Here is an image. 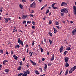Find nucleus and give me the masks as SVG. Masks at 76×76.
I'll list each match as a JSON object with an SVG mask.
<instances>
[{
	"label": "nucleus",
	"instance_id": "f257e3e1",
	"mask_svg": "<svg viewBox=\"0 0 76 76\" xmlns=\"http://www.w3.org/2000/svg\"><path fill=\"white\" fill-rule=\"evenodd\" d=\"M24 74H23L22 76H26L27 75L30 74V72L28 70H27L26 71L24 72Z\"/></svg>",
	"mask_w": 76,
	"mask_h": 76
},
{
	"label": "nucleus",
	"instance_id": "f03ea898",
	"mask_svg": "<svg viewBox=\"0 0 76 76\" xmlns=\"http://www.w3.org/2000/svg\"><path fill=\"white\" fill-rule=\"evenodd\" d=\"M61 11L62 13H68V11L65 8H63L61 10Z\"/></svg>",
	"mask_w": 76,
	"mask_h": 76
},
{
	"label": "nucleus",
	"instance_id": "7ed1b4c3",
	"mask_svg": "<svg viewBox=\"0 0 76 76\" xmlns=\"http://www.w3.org/2000/svg\"><path fill=\"white\" fill-rule=\"evenodd\" d=\"M35 6H36V4L35 2H34L32 3L30 5V7H32L33 8H35Z\"/></svg>",
	"mask_w": 76,
	"mask_h": 76
},
{
	"label": "nucleus",
	"instance_id": "20e7f679",
	"mask_svg": "<svg viewBox=\"0 0 76 76\" xmlns=\"http://www.w3.org/2000/svg\"><path fill=\"white\" fill-rule=\"evenodd\" d=\"M4 19L5 20V23H7L8 22H9V20H11V19L10 18H4Z\"/></svg>",
	"mask_w": 76,
	"mask_h": 76
},
{
	"label": "nucleus",
	"instance_id": "39448f33",
	"mask_svg": "<svg viewBox=\"0 0 76 76\" xmlns=\"http://www.w3.org/2000/svg\"><path fill=\"white\" fill-rule=\"evenodd\" d=\"M72 34L73 35H76V28H75L72 32Z\"/></svg>",
	"mask_w": 76,
	"mask_h": 76
},
{
	"label": "nucleus",
	"instance_id": "423d86ee",
	"mask_svg": "<svg viewBox=\"0 0 76 76\" xmlns=\"http://www.w3.org/2000/svg\"><path fill=\"white\" fill-rule=\"evenodd\" d=\"M67 5V3L65 2H64L62 3L61 6H66Z\"/></svg>",
	"mask_w": 76,
	"mask_h": 76
},
{
	"label": "nucleus",
	"instance_id": "0eeeda50",
	"mask_svg": "<svg viewBox=\"0 0 76 76\" xmlns=\"http://www.w3.org/2000/svg\"><path fill=\"white\" fill-rule=\"evenodd\" d=\"M73 9L74 10V13L75 14V15H76V6H74L73 7Z\"/></svg>",
	"mask_w": 76,
	"mask_h": 76
},
{
	"label": "nucleus",
	"instance_id": "6e6552de",
	"mask_svg": "<svg viewBox=\"0 0 76 76\" xmlns=\"http://www.w3.org/2000/svg\"><path fill=\"white\" fill-rule=\"evenodd\" d=\"M69 58L67 57H66L64 59L65 62V63H67V62H68V60H69Z\"/></svg>",
	"mask_w": 76,
	"mask_h": 76
},
{
	"label": "nucleus",
	"instance_id": "1a4fd4ad",
	"mask_svg": "<svg viewBox=\"0 0 76 76\" xmlns=\"http://www.w3.org/2000/svg\"><path fill=\"white\" fill-rule=\"evenodd\" d=\"M30 61L31 63H32L33 65L34 66H37V63L34 62L33 61H32V60H30Z\"/></svg>",
	"mask_w": 76,
	"mask_h": 76
},
{
	"label": "nucleus",
	"instance_id": "9d476101",
	"mask_svg": "<svg viewBox=\"0 0 76 76\" xmlns=\"http://www.w3.org/2000/svg\"><path fill=\"white\" fill-rule=\"evenodd\" d=\"M63 50H64V48H63V46H61V47L59 49L60 53H62V52H63Z\"/></svg>",
	"mask_w": 76,
	"mask_h": 76
},
{
	"label": "nucleus",
	"instance_id": "9b49d317",
	"mask_svg": "<svg viewBox=\"0 0 76 76\" xmlns=\"http://www.w3.org/2000/svg\"><path fill=\"white\" fill-rule=\"evenodd\" d=\"M22 41L20 40V38H18V43H19V45H20V44H21V42H22Z\"/></svg>",
	"mask_w": 76,
	"mask_h": 76
},
{
	"label": "nucleus",
	"instance_id": "f8f14e48",
	"mask_svg": "<svg viewBox=\"0 0 76 76\" xmlns=\"http://www.w3.org/2000/svg\"><path fill=\"white\" fill-rule=\"evenodd\" d=\"M47 64H45V67H44V70L45 72L47 71Z\"/></svg>",
	"mask_w": 76,
	"mask_h": 76
},
{
	"label": "nucleus",
	"instance_id": "ddd939ff",
	"mask_svg": "<svg viewBox=\"0 0 76 76\" xmlns=\"http://www.w3.org/2000/svg\"><path fill=\"white\" fill-rule=\"evenodd\" d=\"M71 69L73 71H75V70L76 69V66H74L72 68H71Z\"/></svg>",
	"mask_w": 76,
	"mask_h": 76
},
{
	"label": "nucleus",
	"instance_id": "4468645a",
	"mask_svg": "<svg viewBox=\"0 0 76 76\" xmlns=\"http://www.w3.org/2000/svg\"><path fill=\"white\" fill-rule=\"evenodd\" d=\"M52 57L51 58L50 60L51 61H53V60H54V54H53Z\"/></svg>",
	"mask_w": 76,
	"mask_h": 76
},
{
	"label": "nucleus",
	"instance_id": "2eb2a0df",
	"mask_svg": "<svg viewBox=\"0 0 76 76\" xmlns=\"http://www.w3.org/2000/svg\"><path fill=\"white\" fill-rule=\"evenodd\" d=\"M53 29L54 31V33L55 34H56V33H57V30L56 29V28L54 27H53Z\"/></svg>",
	"mask_w": 76,
	"mask_h": 76
},
{
	"label": "nucleus",
	"instance_id": "dca6fc26",
	"mask_svg": "<svg viewBox=\"0 0 76 76\" xmlns=\"http://www.w3.org/2000/svg\"><path fill=\"white\" fill-rule=\"evenodd\" d=\"M13 57H14L15 60H17V59H18V57L17 56H16V55H14Z\"/></svg>",
	"mask_w": 76,
	"mask_h": 76
},
{
	"label": "nucleus",
	"instance_id": "f3484780",
	"mask_svg": "<svg viewBox=\"0 0 76 76\" xmlns=\"http://www.w3.org/2000/svg\"><path fill=\"white\" fill-rule=\"evenodd\" d=\"M69 72V69H67L65 72L66 73L65 74V75H66L67 74H68V73Z\"/></svg>",
	"mask_w": 76,
	"mask_h": 76
},
{
	"label": "nucleus",
	"instance_id": "a211bd4d",
	"mask_svg": "<svg viewBox=\"0 0 76 76\" xmlns=\"http://www.w3.org/2000/svg\"><path fill=\"white\" fill-rule=\"evenodd\" d=\"M65 66L66 67H69V64L67 62L65 64Z\"/></svg>",
	"mask_w": 76,
	"mask_h": 76
},
{
	"label": "nucleus",
	"instance_id": "6ab92c4d",
	"mask_svg": "<svg viewBox=\"0 0 76 76\" xmlns=\"http://www.w3.org/2000/svg\"><path fill=\"white\" fill-rule=\"evenodd\" d=\"M22 69V67L21 66H19V67L17 68V70H21Z\"/></svg>",
	"mask_w": 76,
	"mask_h": 76
},
{
	"label": "nucleus",
	"instance_id": "aec40b11",
	"mask_svg": "<svg viewBox=\"0 0 76 76\" xmlns=\"http://www.w3.org/2000/svg\"><path fill=\"white\" fill-rule=\"evenodd\" d=\"M27 16L26 15H23L22 16V18H23V19H25V18H27Z\"/></svg>",
	"mask_w": 76,
	"mask_h": 76
},
{
	"label": "nucleus",
	"instance_id": "412c9836",
	"mask_svg": "<svg viewBox=\"0 0 76 76\" xmlns=\"http://www.w3.org/2000/svg\"><path fill=\"white\" fill-rule=\"evenodd\" d=\"M23 75V73H20L18 74V76H22V75Z\"/></svg>",
	"mask_w": 76,
	"mask_h": 76
},
{
	"label": "nucleus",
	"instance_id": "4be33fe9",
	"mask_svg": "<svg viewBox=\"0 0 76 76\" xmlns=\"http://www.w3.org/2000/svg\"><path fill=\"white\" fill-rule=\"evenodd\" d=\"M57 3H53V4H52V7H53L54 6V5H55V4H57Z\"/></svg>",
	"mask_w": 76,
	"mask_h": 76
},
{
	"label": "nucleus",
	"instance_id": "5701e85b",
	"mask_svg": "<svg viewBox=\"0 0 76 76\" xmlns=\"http://www.w3.org/2000/svg\"><path fill=\"white\" fill-rule=\"evenodd\" d=\"M5 72H9V69H6L5 70Z\"/></svg>",
	"mask_w": 76,
	"mask_h": 76
},
{
	"label": "nucleus",
	"instance_id": "b1692460",
	"mask_svg": "<svg viewBox=\"0 0 76 76\" xmlns=\"http://www.w3.org/2000/svg\"><path fill=\"white\" fill-rule=\"evenodd\" d=\"M49 41L50 43V44L51 45L52 44V41L50 40V39H49Z\"/></svg>",
	"mask_w": 76,
	"mask_h": 76
},
{
	"label": "nucleus",
	"instance_id": "393cba45",
	"mask_svg": "<svg viewBox=\"0 0 76 76\" xmlns=\"http://www.w3.org/2000/svg\"><path fill=\"white\" fill-rule=\"evenodd\" d=\"M19 7H20V8L21 9H23V6H22V4H20L19 5Z\"/></svg>",
	"mask_w": 76,
	"mask_h": 76
},
{
	"label": "nucleus",
	"instance_id": "a878e982",
	"mask_svg": "<svg viewBox=\"0 0 76 76\" xmlns=\"http://www.w3.org/2000/svg\"><path fill=\"white\" fill-rule=\"evenodd\" d=\"M66 50H71V49L70 47H68L67 48H66Z\"/></svg>",
	"mask_w": 76,
	"mask_h": 76
},
{
	"label": "nucleus",
	"instance_id": "bb28decb",
	"mask_svg": "<svg viewBox=\"0 0 76 76\" xmlns=\"http://www.w3.org/2000/svg\"><path fill=\"white\" fill-rule=\"evenodd\" d=\"M67 52H68V51H65L64 53V55H66V54H67Z\"/></svg>",
	"mask_w": 76,
	"mask_h": 76
},
{
	"label": "nucleus",
	"instance_id": "cd10ccee",
	"mask_svg": "<svg viewBox=\"0 0 76 76\" xmlns=\"http://www.w3.org/2000/svg\"><path fill=\"white\" fill-rule=\"evenodd\" d=\"M73 71L71 69L69 71V73H72L73 72Z\"/></svg>",
	"mask_w": 76,
	"mask_h": 76
},
{
	"label": "nucleus",
	"instance_id": "c85d7f7f",
	"mask_svg": "<svg viewBox=\"0 0 76 76\" xmlns=\"http://www.w3.org/2000/svg\"><path fill=\"white\" fill-rule=\"evenodd\" d=\"M20 66H22V65H23V64H22V61H21L20 62Z\"/></svg>",
	"mask_w": 76,
	"mask_h": 76
},
{
	"label": "nucleus",
	"instance_id": "c756f323",
	"mask_svg": "<svg viewBox=\"0 0 76 76\" xmlns=\"http://www.w3.org/2000/svg\"><path fill=\"white\" fill-rule=\"evenodd\" d=\"M49 11H50L49 10H47L45 12V14H47V13H48V12H49Z\"/></svg>",
	"mask_w": 76,
	"mask_h": 76
},
{
	"label": "nucleus",
	"instance_id": "7c9ffc66",
	"mask_svg": "<svg viewBox=\"0 0 76 76\" xmlns=\"http://www.w3.org/2000/svg\"><path fill=\"white\" fill-rule=\"evenodd\" d=\"M40 50L42 53V52H43V49H42V48H41V47H40Z\"/></svg>",
	"mask_w": 76,
	"mask_h": 76
},
{
	"label": "nucleus",
	"instance_id": "2f4dec72",
	"mask_svg": "<svg viewBox=\"0 0 76 76\" xmlns=\"http://www.w3.org/2000/svg\"><path fill=\"white\" fill-rule=\"evenodd\" d=\"M51 23H52V21H51V20H49V25H51Z\"/></svg>",
	"mask_w": 76,
	"mask_h": 76
},
{
	"label": "nucleus",
	"instance_id": "473e14b6",
	"mask_svg": "<svg viewBox=\"0 0 76 76\" xmlns=\"http://www.w3.org/2000/svg\"><path fill=\"white\" fill-rule=\"evenodd\" d=\"M58 24H59V23H58V22L57 21H56V25H58Z\"/></svg>",
	"mask_w": 76,
	"mask_h": 76
},
{
	"label": "nucleus",
	"instance_id": "72a5a7b5",
	"mask_svg": "<svg viewBox=\"0 0 76 76\" xmlns=\"http://www.w3.org/2000/svg\"><path fill=\"white\" fill-rule=\"evenodd\" d=\"M49 35L51 36V37H52L53 36V34H52V33L49 32Z\"/></svg>",
	"mask_w": 76,
	"mask_h": 76
},
{
	"label": "nucleus",
	"instance_id": "f704fd0d",
	"mask_svg": "<svg viewBox=\"0 0 76 76\" xmlns=\"http://www.w3.org/2000/svg\"><path fill=\"white\" fill-rule=\"evenodd\" d=\"M35 73L36 74H37V75H39V72L37 71L35 72Z\"/></svg>",
	"mask_w": 76,
	"mask_h": 76
},
{
	"label": "nucleus",
	"instance_id": "c9c22d12",
	"mask_svg": "<svg viewBox=\"0 0 76 76\" xmlns=\"http://www.w3.org/2000/svg\"><path fill=\"white\" fill-rule=\"evenodd\" d=\"M46 18V17L45 16H44V18H42V19L43 20H45Z\"/></svg>",
	"mask_w": 76,
	"mask_h": 76
},
{
	"label": "nucleus",
	"instance_id": "e433bc0d",
	"mask_svg": "<svg viewBox=\"0 0 76 76\" xmlns=\"http://www.w3.org/2000/svg\"><path fill=\"white\" fill-rule=\"evenodd\" d=\"M16 29V27H14V28L13 29V32L14 33L15 32V29Z\"/></svg>",
	"mask_w": 76,
	"mask_h": 76
},
{
	"label": "nucleus",
	"instance_id": "4c0bfd02",
	"mask_svg": "<svg viewBox=\"0 0 76 76\" xmlns=\"http://www.w3.org/2000/svg\"><path fill=\"white\" fill-rule=\"evenodd\" d=\"M26 23V21H23V24H25Z\"/></svg>",
	"mask_w": 76,
	"mask_h": 76
},
{
	"label": "nucleus",
	"instance_id": "58836bf2",
	"mask_svg": "<svg viewBox=\"0 0 76 76\" xmlns=\"http://www.w3.org/2000/svg\"><path fill=\"white\" fill-rule=\"evenodd\" d=\"M34 44H35V43H34V41H33V42L32 44V46H34Z\"/></svg>",
	"mask_w": 76,
	"mask_h": 76
},
{
	"label": "nucleus",
	"instance_id": "ea45409f",
	"mask_svg": "<svg viewBox=\"0 0 76 76\" xmlns=\"http://www.w3.org/2000/svg\"><path fill=\"white\" fill-rule=\"evenodd\" d=\"M56 27L58 29H60V26H56Z\"/></svg>",
	"mask_w": 76,
	"mask_h": 76
},
{
	"label": "nucleus",
	"instance_id": "a19ab883",
	"mask_svg": "<svg viewBox=\"0 0 76 76\" xmlns=\"http://www.w3.org/2000/svg\"><path fill=\"white\" fill-rule=\"evenodd\" d=\"M32 23L33 25H35V23L34 21H32Z\"/></svg>",
	"mask_w": 76,
	"mask_h": 76
},
{
	"label": "nucleus",
	"instance_id": "79ce46f5",
	"mask_svg": "<svg viewBox=\"0 0 76 76\" xmlns=\"http://www.w3.org/2000/svg\"><path fill=\"white\" fill-rule=\"evenodd\" d=\"M53 8L54 9H58V8L55 7H53Z\"/></svg>",
	"mask_w": 76,
	"mask_h": 76
},
{
	"label": "nucleus",
	"instance_id": "37998d69",
	"mask_svg": "<svg viewBox=\"0 0 76 76\" xmlns=\"http://www.w3.org/2000/svg\"><path fill=\"white\" fill-rule=\"evenodd\" d=\"M39 69L40 70H41V72H42V68H39Z\"/></svg>",
	"mask_w": 76,
	"mask_h": 76
},
{
	"label": "nucleus",
	"instance_id": "c03bdc74",
	"mask_svg": "<svg viewBox=\"0 0 76 76\" xmlns=\"http://www.w3.org/2000/svg\"><path fill=\"white\" fill-rule=\"evenodd\" d=\"M32 28V29H35V27L34 26H33Z\"/></svg>",
	"mask_w": 76,
	"mask_h": 76
},
{
	"label": "nucleus",
	"instance_id": "a18cd8bd",
	"mask_svg": "<svg viewBox=\"0 0 76 76\" xmlns=\"http://www.w3.org/2000/svg\"><path fill=\"white\" fill-rule=\"evenodd\" d=\"M2 65H1V64H0V70H1V68L2 67Z\"/></svg>",
	"mask_w": 76,
	"mask_h": 76
},
{
	"label": "nucleus",
	"instance_id": "49530a36",
	"mask_svg": "<svg viewBox=\"0 0 76 76\" xmlns=\"http://www.w3.org/2000/svg\"><path fill=\"white\" fill-rule=\"evenodd\" d=\"M2 9H3V7H1V8L0 9L1 12H3V11L2 10Z\"/></svg>",
	"mask_w": 76,
	"mask_h": 76
},
{
	"label": "nucleus",
	"instance_id": "de8ad7c7",
	"mask_svg": "<svg viewBox=\"0 0 76 76\" xmlns=\"http://www.w3.org/2000/svg\"><path fill=\"white\" fill-rule=\"evenodd\" d=\"M31 23V21H27V23Z\"/></svg>",
	"mask_w": 76,
	"mask_h": 76
},
{
	"label": "nucleus",
	"instance_id": "09e8293b",
	"mask_svg": "<svg viewBox=\"0 0 76 76\" xmlns=\"http://www.w3.org/2000/svg\"><path fill=\"white\" fill-rule=\"evenodd\" d=\"M21 42V45H22V47H23V41H22V42Z\"/></svg>",
	"mask_w": 76,
	"mask_h": 76
},
{
	"label": "nucleus",
	"instance_id": "8fccbe9b",
	"mask_svg": "<svg viewBox=\"0 0 76 76\" xmlns=\"http://www.w3.org/2000/svg\"><path fill=\"white\" fill-rule=\"evenodd\" d=\"M61 16H63V15H64V13H61Z\"/></svg>",
	"mask_w": 76,
	"mask_h": 76
},
{
	"label": "nucleus",
	"instance_id": "3c124183",
	"mask_svg": "<svg viewBox=\"0 0 76 76\" xmlns=\"http://www.w3.org/2000/svg\"><path fill=\"white\" fill-rule=\"evenodd\" d=\"M44 7H42L41 8V10H43V9H44Z\"/></svg>",
	"mask_w": 76,
	"mask_h": 76
},
{
	"label": "nucleus",
	"instance_id": "603ef678",
	"mask_svg": "<svg viewBox=\"0 0 76 76\" xmlns=\"http://www.w3.org/2000/svg\"><path fill=\"white\" fill-rule=\"evenodd\" d=\"M33 54H34V53H33V52H31V55H30V56H32Z\"/></svg>",
	"mask_w": 76,
	"mask_h": 76
},
{
	"label": "nucleus",
	"instance_id": "864d4df0",
	"mask_svg": "<svg viewBox=\"0 0 76 76\" xmlns=\"http://www.w3.org/2000/svg\"><path fill=\"white\" fill-rule=\"evenodd\" d=\"M0 52L1 53H3V50H1Z\"/></svg>",
	"mask_w": 76,
	"mask_h": 76
},
{
	"label": "nucleus",
	"instance_id": "5fc2aeb1",
	"mask_svg": "<svg viewBox=\"0 0 76 76\" xmlns=\"http://www.w3.org/2000/svg\"><path fill=\"white\" fill-rule=\"evenodd\" d=\"M13 50L11 51V55H13Z\"/></svg>",
	"mask_w": 76,
	"mask_h": 76
},
{
	"label": "nucleus",
	"instance_id": "6e6d98bb",
	"mask_svg": "<svg viewBox=\"0 0 76 76\" xmlns=\"http://www.w3.org/2000/svg\"><path fill=\"white\" fill-rule=\"evenodd\" d=\"M4 61L5 62V63H7V62H8V61L5 60Z\"/></svg>",
	"mask_w": 76,
	"mask_h": 76
},
{
	"label": "nucleus",
	"instance_id": "4d7b16f0",
	"mask_svg": "<svg viewBox=\"0 0 76 76\" xmlns=\"http://www.w3.org/2000/svg\"><path fill=\"white\" fill-rule=\"evenodd\" d=\"M17 48H19V47H20V46L19 45H17Z\"/></svg>",
	"mask_w": 76,
	"mask_h": 76
},
{
	"label": "nucleus",
	"instance_id": "13d9d810",
	"mask_svg": "<svg viewBox=\"0 0 76 76\" xmlns=\"http://www.w3.org/2000/svg\"><path fill=\"white\" fill-rule=\"evenodd\" d=\"M47 4H46L44 6H43V7L45 8V7H47Z\"/></svg>",
	"mask_w": 76,
	"mask_h": 76
},
{
	"label": "nucleus",
	"instance_id": "bf43d9fd",
	"mask_svg": "<svg viewBox=\"0 0 76 76\" xmlns=\"http://www.w3.org/2000/svg\"><path fill=\"white\" fill-rule=\"evenodd\" d=\"M6 54H7V55H8L9 54V53L7 51L6 52Z\"/></svg>",
	"mask_w": 76,
	"mask_h": 76
},
{
	"label": "nucleus",
	"instance_id": "052dcab7",
	"mask_svg": "<svg viewBox=\"0 0 76 76\" xmlns=\"http://www.w3.org/2000/svg\"><path fill=\"white\" fill-rule=\"evenodd\" d=\"M22 60H23V61H25V58H23V59H22Z\"/></svg>",
	"mask_w": 76,
	"mask_h": 76
},
{
	"label": "nucleus",
	"instance_id": "680f3d73",
	"mask_svg": "<svg viewBox=\"0 0 76 76\" xmlns=\"http://www.w3.org/2000/svg\"><path fill=\"white\" fill-rule=\"evenodd\" d=\"M30 16H31V17H33L34 16V15H32V14H30Z\"/></svg>",
	"mask_w": 76,
	"mask_h": 76
},
{
	"label": "nucleus",
	"instance_id": "e2e57ef3",
	"mask_svg": "<svg viewBox=\"0 0 76 76\" xmlns=\"http://www.w3.org/2000/svg\"><path fill=\"white\" fill-rule=\"evenodd\" d=\"M42 60L43 61H44L45 60V58H42Z\"/></svg>",
	"mask_w": 76,
	"mask_h": 76
},
{
	"label": "nucleus",
	"instance_id": "0e129e2a",
	"mask_svg": "<svg viewBox=\"0 0 76 76\" xmlns=\"http://www.w3.org/2000/svg\"><path fill=\"white\" fill-rule=\"evenodd\" d=\"M26 66L27 67V68H29V64L26 65Z\"/></svg>",
	"mask_w": 76,
	"mask_h": 76
},
{
	"label": "nucleus",
	"instance_id": "69168bd1",
	"mask_svg": "<svg viewBox=\"0 0 76 76\" xmlns=\"http://www.w3.org/2000/svg\"><path fill=\"white\" fill-rule=\"evenodd\" d=\"M3 64L4 65H5V64H6V63L4 62V61H3Z\"/></svg>",
	"mask_w": 76,
	"mask_h": 76
},
{
	"label": "nucleus",
	"instance_id": "338daca9",
	"mask_svg": "<svg viewBox=\"0 0 76 76\" xmlns=\"http://www.w3.org/2000/svg\"><path fill=\"white\" fill-rule=\"evenodd\" d=\"M51 12H50L49 13V16H51Z\"/></svg>",
	"mask_w": 76,
	"mask_h": 76
},
{
	"label": "nucleus",
	"instance_id": "774afa93",
	"mask_svg": "<svg viewBox=\"0 0 76 76\" xmlns=\"http://www.w3.org/2000/svg\"><path fill=\"white\" fill-rule=\"evenodd\" d=\"M62 22H63V23H66V22L64 20L62 21Z\"/></svg>",
	"mask_w": 76,
	"mask_h": 76
}]
</instances>
